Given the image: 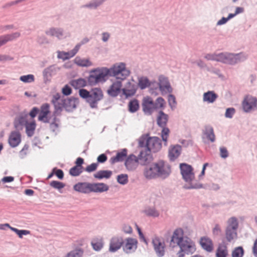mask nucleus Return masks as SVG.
<instances>
[{"instance_id":"nucleus-27","label":"nucleus","mask_w":257,"mask_h":257,"mask_svg":"<svg viewBox=\"0 0 257 257\" xmlns=\"http://www.w3.org/2000/svg\"><path fill=\"white\" fill-rule=\"evenodd\" d=\"M225 236L228 242H231L237 238V230L226 228Z\"/></svg>"},{"instance_id":"nucleus-54","label":"nucleus","mask_w":257,"mask_h":257,"mask_svg":"<svg viewBox=\"0 0 257 257\" xmlns=\"http://www.w3.org/2000/svg\"><path fill=\"white\" fill-rule=\"evenodd\" d=\"M98 166L97 163H92L90 165H88L85 168V171L87 172H91L96 170Z\"/></svg>"},{"instance_id":"nucleus-2","label":"nucleus","mask_w":257,"mask_h":257,"mask_svg":"<svg viewBox=\"0 0 257 257\" xmlns=\"http://www.w3.org/2000/svg\"><path fill=\"white\" fill-rule=\"evenodd\" d=\"M171 172L170 166L163 161L152 164L145 168L144 176L147 179H151L158 177L166 178Z\"/></svg>"},{"instance_id":"nucleus-19","label":"nucleus","mask_w":257,"mask_h":257,"mask_svg":"<svg viewBox=\"0 0 257 257\" xmlns=\"http://www.w3.org/2000/svg\"><path fill=\"white\" fill-rule=\"evenodd\" d=\"M159 88L163 94L170 92L172 90L168 79L163 76L159 77Z\"/></svg>"},{"instance_id":"nucleus-24","label":"nucleus","mask_w":257,"mask_h":257,"mask_svg":"<svg viewBox=\"0 0 257 257\" xmlns=\"http://www.w3.org/2000/svg\"><path fill=\"white\" fill-rule=\"evenodd\" d=\"M218 95L213 91L205 92L203 95V100L208 103H213L217 98Z\"/></svg>"},{"instance_id":"nucleus-43","label":"nucleus","mask_w":257,"mask_h":257,"mask_svg":"<svg viewBox=\"0 0 257 257\" xmlns=\"http://www.w3.org/2000/svg\"><path fill=\"white\" fill-rule=\"evenodd\" d=\"M82 172V169L79 166H75L70 169L69 173L71 175L73 176H78Z\"/></svg>"},{"instance_id":"nucleus-30","label":"nucleus","mask_w":257,"mask_h":257,"mask_svg":"<svg viewBox=\"0 0 257 257\" xmlns=\"http://www.w3.org/2000/svg\"><path fill=\"white\" fill-rule=\"evenodd\" d=\"M239 224L238 220L235 217L229 218L227 221L226 228L237 230Z\"/></svg>"},{"instance_id":"nucleus-28","label":"nucleus","mask_w":257,"mask_h":257,"mask_svg":"<svg viewBox=\"0 0 257 257\" xmlns=\"http://www.w3.org/2000/svg\"><path fill=\"white\" fill-rule=\"evenodd\" d=\"M74 63L80 67H89L92 65L89 59L81 58L80 57H76L74 59Z\"/></svg>"},{"instance_id":"nucleus-48","label":"nucleus","mask_w":257,"mask_h":257,"mask_svg":"<svg viewBox=\"0 0 257 257\" xmlns=\"http://www.w3.org/2000/svg\"><path fill=\"white\" fill-rule=\"evenodd\" d=\"M20 79L25 83L32 82L34 81V76L32 74L23 75L20 77Z\"/></svg>"},{"instance_id":"nucleus-47","label":"nucleus","mask_w":257,"mask_h":257,"mask_svg":"<svg viewBox=\"0 0 257 257\" xmlns=\"http://www.w3.org/2000/svg\"><path fill=\"white\" fill-rule=\"evenodd\" d=\"M145 213L148 216H153V217H158L159 215V212L156 210L155 208H150L147 209L145 211Z\"/></svg>"},{"instance_id":"nucleus-61","label":"nucleus","mask_w":257,"mask_h":257,"mask_svg":"<svg viewBox=\"0 0 257 257\" xmlns=\"http://www.w3.org/2000/svg\"><path fill=\"white\" fill-rule=\"evenodd\" d=\"M136 227L137 230H138V233H139L140 238L143 239L144 240V241L147 244V242L143 235V233H142V232L141 231V228L138 226V225L137 224H136Z\"/></svg>"},{"instance_id":"nucleus-45","label":"nucleus","mask_w":257,"mask_h":257,"mask_svg":"<svg viewBox=\"0 0 257 257\" xmlns=\"http://www.w3.org/2000/svg\"><path fill=\"white\" fill-rule=\"evenodd\" d=\"M29 146L25 144L22 149L19 152V157L21 159H24L29 153Z\"/></svg>"},{"instance_id":"nucleus-37","label":"nucleus","mask_w":257,"mask_h":257,"mask_svg":"<svg viewBox=\"0 0 257 257\" xmlns=\"http://www.w3.org/2000/svg\"><path fill=\"white\" fill-rule=\"evenodd\" d=\"M217 257H226L227 255V247L225 245H220L216 251Z\"/></svg>"},{"instance_id":"nucleus-18","label":"nucleus","mask_w":257,"mask_h":257,"mask_svg":"<svg viewBox=\"0 0 257 257\" xmlns=\"http://www.w3.org/2000/svg\"><path fill=\"white\" fill-rule=\"evenodd\" d=\"M117 80L114 81L109 89L107 90L108 93L112 96H117L120 92L121 87V79H117Z\"/></svg>"},{"instance_id":"nucleus-41","label":"nucleus","mask_w":257,"mask_h":257,"mask_svg":"<svg viewBox=\"0 0 257 257\" xmlns=\"http://www.w3.org/2000/svg\"><path fill=\"white\" fill-rule=\"evenodd\" d=\"M138 85L142 89H143L149 86L150 83L148 78L146 77H142L139 80Z\"/></svg>"},{"instance_id":"nucleus-26","label":"nucleus","mask_w":257,"mask_h":257,"mask_svg":"<svg viewBox=\"0 0 257 257\" xmlns=\"http://www.w3.org/2000/svg\"><path fill=\"white\" fill-rule=\"evenodd\" d=\"M203 136L211 142H214L215 140V136L213 128L210 126H206L203 132Z\"/></svg>"},{"instance_id":"nucleus-17","label":"nucleus","mask_w":257,"mask_h":257,"mask_svg":"<svg viewBox=\"0 0 257 257\" xmlns=\"http://www.w3.org/2000/svg\"><path fill=\"white\" fill-rule=\"evenodd\" d=\"M80 47V45L78 44L75 47V48L73 50L68 52H65L64 51H58V58L62 59L63 60L69 59L76 55V54L79 51Z\"/></svg>"},{"instance_id":"nucleus-39","label":"nucleus","mask_w":257,"mask_h":257,"mask_svg":"<svg viewBox=\"0 0 257 257\" xmlns=\"http://www.w3.org/2000/svg\"><path fill=\"white\" fill-rule=\"evenodd\" d=\"M47 34L52 36H56L58 38L60 39L63 36V32L61 29L52 28L47 32Z\"/></svg>"},{"instance_id":"nucleus-42","label":"nucleus","mask_w":257,"mask_h":257,"mask_svg":"<svg viewBox=\"0 0 257 257\" xmlns=\"http://www.w3.org/2000/svg\"><path fill=\"white\" fill-rule=\"evenodd\" d=\"M244 250L241 246L235 247L232 251V257H242Z\"/></svg>"},{"instance_id":"nucleus-7","label":"nucleus","mask_w":257,"mask_h":257,"mask_svg":"<svg viewBox=\"0 0 257 257\" xmlns=\"http://www.w3.org/2000/svg\"><path fill=\"white\" fill-rule=\"evenodd\" d=\"M152 243L154 249L159 257H162L165 254V243L164 241L158 237L153 238Z\"/></svg>"},{"instance_id":"nucleus-1","label":"nucleus","mask_w":257,"mask_h":257,"mask_svg":"<svg viewBox=\"0 0 257 257\" xmlns=\"http://www.w3.org/2000/svg\"><path fill=\"white\" fill-rule=\"evenodd\" d=\"M130 74V71L125 68V64L121 63L114 65L110 69L102 68L92 71L88 78V81L95 84L105 80L108 75H112L116 79L124 80Z\"/></svg>"},{"instance_id":"nucleus-38","label":"nucleus","mask_w":257,"mask_h":257,"mask_svg":"<svg viewBox=\"0 0 257 257\" xmlns=\"http://www.w3.org/2000/svg\"><path fill=\"white\" fill-rule=\"evenodd\" d=\"M6 226L9 227L11 230L16 233L21 238L23 237V235H27L30 233V231L27 230H19L16 228L11 227L9 224L6 223Z\"/></svg>"},{"instance_id":"nucleus-9","label":"nucleus","mask_w":257,"mask_h":257,"mask_svg":"<svg viewBox=\"0 0 257 257\" xmlns=\"http://www.w3.org/2000/svg\"><path fill=\"white\" fill-rule=\"evenodd\" d=\"M238 55L230 53H220L216 54V61L225 63L233 64L237 62Z\"/></svg>"},{"instance_id":"nucleus-21","label":"nucleus","mask_w":257,"mask_h":257,"mask_svg":"<svg viewBox=\"0 0 257 257\" xmlns=\"http://www.w3.org/2000/svg\"><path fill=\"white\" fill-rule=\"evenodd\" d=\"M181 152V147L179 145L171 146L169 151V157L172 161L175 160L180 155Z\"/></svg>"},{"instance_id":"nucleus-25","label":"nucleus","mask_w":257,"mask_h":257,"mask_svg":"<svg viewBox=\"0 0 257 257\" xmlns=\"http://www.w3.org/2000/svg\"><path fill=\"white\" fill-rule=\"evenodd\" d=\"M200 243L201 246L208 251L213 250V243L212 240L208 237H203L201 238Z\"/></svg>"},{"instance_id":"nucleus-8","label":"nucleus","mask_w":257,"mask_h":257,"mask_svg":"<svg viewBox=\"0 0 257 257\" xmlns=\"http://www.w3.org/2000/svg\"><path fill=\"white\" fill-rule=\"evenodd\" d=\"M181 174L186 182H190L194 179V174L192 167L188 164L183 163L180 165Z\"/></svg>"},{"instance_id":"nucleus-40","label":"nucleus","mask_w":257,"mask_h":257,"mask_svg":"<svg viewBox=\"0 0 257 257\" xmlns=\"http://www.w3.org/2000/svg\"><path fill=\"white\" fill-rule=\"evenodd\" d=\"M139 108V102L136 99L131 100L128 103V109L130 112H135Z\"/></svg>"},{"instance_id":"nucleus-35","label":"nucleus","mask_w":257,"mask_h":257,"mask_svg":"<svg viewBox=\"0 0 257 257\" xmlns=\"http://www.w3.org/2000/svg\"><path fill=\"white\" fill-rule=\"evenodd\" d=\"M128 87L122 89L123 93L126 97H129L134 95L136 92V87L134 85L128 83Z\"/></svg>"},{"instance_id":"nucleus-13","label":"nucleus","mask_w":257,"mask_h":257,"mask_svg":"<svg viewBox=\"0 0 257 257\" xmlns=\"http://www.w3.org/2000/svg\"><path fill=\"white\" fill-rule=\"evenodd\" d=\"M50 106L48 103H44L41 105L38 116L39 120L45 123L50 122V118L48 116L50 113Z\"/></svg>"},{"instance_id":"nucleus-59","label":"nucleus","mask_w":257,"mask_h":257,"mask_svg":"<svg viewBox=\"0 0 257 257\" xmlns=\"http://www.w3.org/2000/svg\"><path fill=\"white\" fill-rule=\"evenodd\" d=\"M123 231L128 234H131L133 232V228L132 227L128 224H124L122 228Z\"/></svg>"},{"instance_id":"nucleus-51","label":"nucleus","mask_w":257,"mask_h":257,"mask_svg":"<svg viewBox=\"0 0 257 257\" xmlns=\"http://www.w3.org/2000/svg\"><path fill=\"white\" fill-rule=\"evenodd\" d=\"M82 254L81 250L76 249L70 251L66 257H80Z\"/></svg>"},{"instance_id":"nucleus-15","label":"nucleus","mask_w":257,"mask_h":257,"mask_svg":"<svg viewBox=\"0 0 257 257\" xmlns=\"http://www.w3.org/2000/svg\"><path fill=\"white\" fill-rule=\"evenodd\" d=\"M21 142V134L18 131H12L9 137L8 143L12 148L18 146Z\"/></svg>"},{"instance_id":"nucleus-36","label":"nucleus","mask_w":257,"mask_h":257,"mask_svg":"<svg viewBox=\"0 0 257 257\" xmlns=\"http://www.w3.org/2000/svg\"><path fill=\"white\" fill-rule=\"evenodd\" d=\"M25 125L27 135L29 137L32 136L36 128V123L35 121L27 122Z\"/></svg>"},{"instance_id":"nucleus-3","label":"nucleus","mask_w":257,"mask_h":257,"mask_svg":"<svg viewBox=\"0 0 257 257\" xmlns=\"http://www.w3.org/2000/svg\"><path fill=\"white\" fill-rule=\"evenodd\" d=\"M150 161V157L147 151H141L137 157L131 154L126 158L124 165L126 169L129 171L135 170L139 164L145 165Z\"/></svg>"},{"instance_id":"nucleus-4","label":"nucleus","mask_w":257,"mask_h":257,"mask_svg":"<svg viewBox=\"0 0 257 257\" xmlns=\"http://www.w3.org/2000/svg\"><path fill=\"white\" fill-rule=\"evenodd\" d=\"M139 145L141 147L146 145V148L143 149L141 151H147L148 155L151 158L150 152H157L162 147L161 141L158 137H148V135H143L140 139Z\"/></svg>"},{"instance_id":"nucleus-34","label":"nucleus","mask_w":257,"mask_h":257,"mask_svg":"<svg viewBox=\"0 0 257 257\" xmlns=\"http://www.w3.org/2000/svg\"><path fill=\"white\" fill-rule=\"evenodd\" d=\"M70 84L75 88L78 89L85 87L87 82L83 78H79L76 80H73L71 81Z\"/></svg>"},{"instance_id":"nucleus-11","label":"nucleus","mask_w":257,"mask_h":257,"mask_svg":"<svg viewBox=\"0 0 257 257\" xmlns=\"http://www.w3.org/2000/svg\"><path fill=\"white\" fill-rule=\"evenodd\" d=\"M242 105L244 111L248 112L252 109L257 108V99L251 96H247L244 98Z\"/></svg>"},{"instance_id":"nucleus-22","label":"nucleus","mask_w":257,"mask_h":257,"mask_svg":"<svg viewBox=\"0 0 257 257\" xmlns=\"http://www.w3.org/2000/svg\"><path fill=\"white\" fill-rule=\"evenodd\" d=\"M90 183H78L74 186L73 188L76 191L88 193L90 192Z\"/></svg>"},{"instance_id":"nucleus-56","label":"nucleus","mask_w":257,"mask_h":257,"mask_svg":"<svg viewBox=\"0 0 257 257\" xmlns=\"http://www.w3.org/2000/svg\"><path fill=\"white\" fill-rule=\"evenodd\" d=\"M235 112V109L233 108H228L225 112V116L228 118H231Z\"/></svg>"},{"instance_id":"nucleus-49","label":"nucleus","mask_w":257,"mask_h":257,"mask_svg":"<svg viewBox=\"0 0 257 257\" xmlns=\"http://www.w3.org/2000/svg\"><path fill=\"white\" fill-rule=\"evenodd\" d=\"M117 182L121 184H125L128 182V176L126 174H121L117 177Z\"/></svg>"},{"instance_id":"nucleus-32","label":"nucleus","mask_w":257,"mask_h":257,"mask_svg":"<svg viewBox=\"0 0 257 257\" xmlns=\"http://www.w3.org/2000/svg\"><path fill=\"white\" fill-rule=\"evenodd\" d=\"M168 121V115L162 111L159 112V115L157 118L158 124L161 127H165Z\"/></svg>"},{"instance_id":"nucleus-29","label":"nucleus","mask_w":257,"mask_h":257,"mask_svg":"<svg viewBox=\"0 0 257 257\" xmlns=\"http://www.w3.org/2000/svg\"><path fill=\"white\" fill-rule=\"evenodd\" d=\"M19 33H15L13 34L0 37V47L5 44L7 42L12 41L20 36Z\"/></svg>"},{"instance_id":"nucleus-31","label":"nucleus","mask_w":257,"mask_h":257,"mask_svg":"<svg viewBox=\"0 0 257 257\" xmlns=\"http://www.w3.org/2000/svg\"><path fill=\"white\" fill-rule=\"evenodd\" d=\"M91 245L95 250H100L103 247V239L101 237H96L93 239L91 241Z\"/></svg>"},{"instance_id":"nucleus-62","label":"nucleus","mask_w":257,"mask_h":257,"mask_svg":"<svg viewBox=\"0 0 257 257\" xmlns=\"http://www.w3.org/2000/svg\"><path fill=\"white\" fill-rule=\"evenodd\" d=\"M106 160H107V157L104 154H101L97 158V161L99 163H104Z\"/></svg>"},{"instance_id":"nucleus-44","label":"nucleus","mask_w":257,"mask_h":257,"mask_svg":"<svg viewBox=\"0 0 257 257\" xmlns=\"http://www.w3.org/2000/svg\"><path fill=\"white\" fill-rule=\"evenodd\" d=\"M154 104L155 109H163L165 107L166 103L165 100L163 98L160 97L156 99V101Z\"/></svg>"},{"instance_id":"nucleus-10","label":"nucleus","mask_w":257,"mask_h":257,"mask_svg":"<svg viewBox=\"0 0 257 257\" xmlns=\"http://www.w3.org/2000/svg\"><path fill=\"white\" fill-rule=\"evenodd\" d=\"M138 243V240L136 238H126L123 240L122 244L123 250L126 253H132L137 248Z\"/></svg>"},{"instance_id":"nucleus-46","label":"nucleus","mask_w":257,"mask_h":257,"mask_svg":"<svg viewBox=\"0 0 257 257\" xmlns=\"http://www.w3.org/2000/svg\"><path fill=\"white\" fill-rule=\"evenodd\" d=\"M163 128L161 133V137L163 141L165 143V145H167L168 138L170 133V131L168 128L163 127Z\"/></svg>"},{"instance_id":"nucleus-5","label":"nucleus","mask_w":257,"mask_h":257,"mask_svg":"<svg viewBox=\"0 0 257 257\" xmlns=\"http://www.w3.org/2000/svg\"><path fill=\"white\" fill-rule=\"evenodd\" d=\"M177 245L180 247L177 253L178 257H184L185 254H192L196 251L195 243L187 237H185L184 240Z\"/></svg>"},{"instance_id":"nucleus-60","label":"nucleus","mask_w":257,"mask_h":257,"mask_svg":"<svg viewBox=\"0 0 257 257\" xmlns=\"http://www.w3.org/2000/svg\"><path fill=\"white\" fill-rule=\"evenodd\" d=\"M60 98V95L59 93H56L53 96V98L52 99V103L55 105V107L57 106V102Z\"/></svg>"},{"instance_id":"nucleus-55","label":"nucleus","mask_w":257,"mask_h":257,"mask_svg":"<svg viewBox=\"0 0 257 257\" xmlns=\"http://www.w3.org/2000/svg\"><path fill=\"white\" fill-rule=\"evenodd\" d=\"M62 92L65 95H69L72 93V90L68 85H66L62 88Z\"/></svg>"},{"instance_id":"nucleus-33","label":"nucleus","mask_w":257,"mask_h":257,"mask_svg":"<svg viewBox=\"0 0 257 257\" xmlns=\"http://www.w3.org/2000/svg\"><path fill=\"white\" fill-rule=\"evenodd\" d=\"M112 175V172L108 170H101L97 172L96 173L94 174V177L95 178L98 179H101L102 178L108 179Z\"/></svg>"},{"instance_id":"nucleus-63","label":"nucleus","mask_w":257,"mask_h":257,"mask_svg":"<svg viewBox=\"0 0 257 257\" xmlns=\"http://www.w3.org/2000/svg\"><path fill=\"white\" fill-rule=\"evenodd\" d=\"M39 112V109L37 107H34L31 111L30 112V115L32 117L34 118L37 115V114Z\"/></svg>"},{"instance_id":"nucleus-20","label":"nucleus","mask_w":257,"mask_h":257,"mask_svg":"<svg viewBox=\"0 0 257 257\" xmlns=\"http://www.w3.org/2000/svg\"><path fill=\"white\" fill-rule=\"evenodd\" d=\"M108 190V186L103 183H90V192H103Z\"/></svg>"},{"instance_id":"nucleus-53","label":"nucleus","mask_w":257,"mask_h":257,"mask_svg":"<svg viewBox=\"0 0 257 257\" xmlns=\"http://www.w3.org/2000/svg\"><path fill=\"white\" fill-rule=\"evenodd\" d=\"M25 122L24 118L21 117L16 119L14 121V126L16 128L20 129V126L23 125Z\"/></svg>"},{"instance_id":"nucleus-64","label":"nucleus","mask_w":257,"mask_h":257,"mask_svg":"<svg viewBox=\"0 0 257 257\" xmlns=\"http://www.w3.org/2000/svg\"><path fill=\"white\" fill-rule=\"evenodd\" d=\"M55 175L60 179H62L63 178L64 173L62 170L60 169H58L56 170V171L55 172Z\"/></svg>"},{"instance_id":"nucleus-58","label":"nucleus","mask_w":257,"mask_h":257,"mask_svg":"<svg viewBox=\"0 0 257 257\" xmlns=\"http://www.w3.org/2000/svg\"><path fill=\"white\" fill-rule=\"evenodd\" d=\"M220 156L223 158H226L228 156V153L227 149L224 147H221L220 148Z\"/></svg>"},{"instance_id":"nucleus-16","label":"nucleus","mask_w":257,"mask_h":257,"mask_svg":"<svg viewBox=\"0 0 257 257\" xmlns=\"http://www.w3.org/2000/svg\"><path fill=\"white\" fill-rule=\"evenodd\" d=\"M123 242V240L121 237H113L110 241L109 250L111 252H115L117 251L122 245Z\"/></svg>"},{"instance_id":"nucleus-52","label":"nucleus","mask_w":257,"mask_h":257,"mask_svg":"<svg viewBox=\"0 0 257 257\" xmlns=\"http://www.w3.org/2000/svg\"><path fill=\"white\" fill-rule=\"evenodd\" d=\"M50 185L52 187L57 189H61L64 187L65 185L62 182L57 181H53L50 183Z\"/></svg>"},{"instance_id":"nucleus-12","label":"nucleus","mask_w":257,"mask_h":257,"mask_svg":"<svg viewBox=\"0 0 257 257\" xmlns=\"http://www.w3.org/2000/svg\"><path fill=\"white\" fill-rule=\"evenodd\" d=\"M142 107L145 113L148 115L151 114L154 110L156 109L153 99L149 96L143 98Z\"/></svg>"},{"instance_id":"nucleus-50","label":"nucleus","mask_w":257,"mask_h":257,"mask_svg":"<svg viewBox=\"0 0 257 257\" xmlns=\"http://www.w3.org/2000/svg\"><path fill=\"white\" fill-rule=\"evenodd\" d=\"M79 94L82 98L86 99V101L87 102V100H88V98L89 97L90 91H88L86 89H81L79 91Z\"/></svg>"},{"instance_id":"nucleus-6","label":"nucleus","mask_w":257,"mask_h":257,"mask_svg":"<svg viewBox=\"0 0 257 257\" xmlns=\"http://www.w3.org/2000/svg\"><path fill=\"white\" fill-rule=\"evenodd\" d=\"M103 97V94L101 89L94 88L90 91V94L87 102L91 108H96L98 102L100 101Z\"/></svg>"},{"instance_id":"nucleus-14","label":"nucleus","mask_w":257,"mask_h":257,"mask_svg":"<svg viewBox=\"0 0 257 257\" xmlns=\"http://www.w3.org/2000/svg\"><path fill=\"white\" fill-rule=\"evenodd\" d=\"M184 231L181 228L175 229L173 233L170 241V245L174 246V244L178 245L179 243L184 240Z\"/></svg>"},{"instance_id":"nucleus-23","label":"nucleus","mask_w":257,"mask_h":257,"mask_svg":"<svg viewBox=\"0 0 257 257\" xmlns=\"http://www.w3.org/2000/svg\"><path fill=\"white\" fill-rule=\"evenodd\" d=\"M127 150L126 149H122L120 152H118L115 157H111L110 161L111 164H114L124 160V158L127 156Z\"/></svg>"},{"instance_id":"nucleus-57","label":"nucleus","mask_w":257,"mask_h":257,"mask_svg":"<svg viewBox=\"0 0 257 257\" xmlns=\"http://www.w3.org/2000/svg\"><path fill=\"white\" fill-rule=\"evenodd\" d=\"M221 232L220 226L216 224L212 229L213 234L215 235H219Z\"/></svg>"}]
</instances>
